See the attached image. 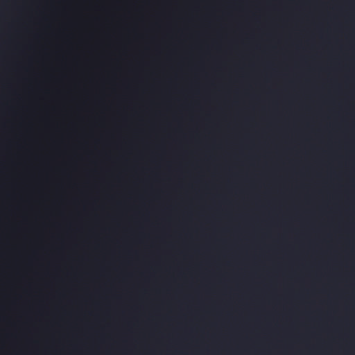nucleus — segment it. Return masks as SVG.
Returning <instances> with one entry per match:
<instances>
[{
  "label": "nucleus",
  "instance_id": "f03ea898",
  "mask_svg": "<svg viewBox=\"0 0 355 355\" xmlns=\"http://www.w3.org/2000/svg\"><path fill=\"white\" fill-rule=\"evenodd\" d=\"M0 136H75V135H0Z\"/></svg>",
  "mask_w": 355,
  "mask_h": 355
},
{
  "label": "nucleus",
  "instance_id": "f257e3e1",
  "mask_svg": "<svg viewBox=\"0 0 355 355\" xmlns=\"http://www.w3.org/2000/svg\"><path fill=\"white\" fill-rule=\"evenodd\" d=\"M0 133H75V131H23L0 132Z\"/></svg>",
  "mask_w": 355,
  "mask_h": 355
}]
</instances>
